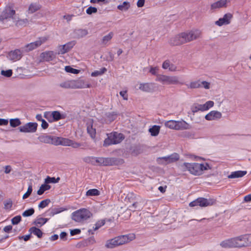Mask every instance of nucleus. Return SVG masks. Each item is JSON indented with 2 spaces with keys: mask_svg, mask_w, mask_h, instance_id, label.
<instances>
[{
  "mask_svg": "<svg viewBox=\"0 0 251 251\" xmlns=\"http://www.w3.org/2000/svg\"><path fill=\"white\" fill-rule=\"evenodd\" d=\"M170 63L169 60L165 61L162 64V68L164 69H168L170 66Z\"/></svg>",
  "mask_w": 251,
  "mask_h": 251,
  "instance_id": "59",
  "label": "nucleus"
},
{
  "mask_svg": "<svg viewBox=\"0 0 251 251\" xmlns=\"http://www.w3.org/2000/svg\"><path fill=\"white\" fill-rule=\"evenodd\" d=\"M60 86L65 89H73L72 80L63 82L60 84Z\"/></svg>",
  "mask_w": 251,
  "mask_h": 251,
  "instance_id": "37",
  "label": "nucleus"
},
{
  "mask_svg": "<svg viewBox=\"0 0 251 251\" xmlns=\"http://www.w3.org/2000/svg\"><path fill=\"white\" fill-rule=\"evenodd\" d=\"M12 70H8L6 71L2 70L1 71V74L7 77H10L12 75Z\"/></svg>",
  "mask_w": 251,
  "mask_h": 251,
  "instance_id": "51",
  "label": "nucleus"
},
{
  "mask_svg": "<svg viewBox=\"0 0 251 251\" xmlns=\"http://www.w3.org/2000/svg\"><path fill=\"white\" fill-rule=\"evenodd\" d=\"M107 69L105 68H102L99 71H95L94 72H92L91 74V76L96 77L99 75H101L105 73Z\"/></svg>",
  "mask_w": 251,
  "mask_h": 251,
  "instance_id": "39",
  "label": "nucleus"
},
{
  "mask_svg": "<svg viewBox=\"0 0 251 251\" xmlns=\"http://www.w3.org/2000/svg\"><path fill=\"white\" fill-rule=\"evenodd\" d=\"M56 136L44 135L39 136V139L40 142L46 144H50L54 145Z\"/></svg>",
  "mask_w": 251,
  "mask_h": 251,
  "instance_id": "19",
  "label": "nucleus"
},
{
  "mask_svg": "<svg viewBox=\"0 0 251 251\" xmlns=\"http://www.w3.org/2000/svg\"><path fill=\"white\" fill-rule=\"evenodd\" d=\"M214 102L213 101H211V100H209V101H207V102H206L205 103V104L206 105V107L207 109V110H208L209 108L212 107L214 105Z\"/></svg>",
  "mask_w": 251,
  "mask_h": 251,
  "instance_id": "57",
  "label": "nucleus"
},
{
  "mask_svg": "<svg viewBox=\"0 0 251 251\" xmlns=\"http://www.w3.org/2000/svg\"><path fill=\"white\" fill-rule=\"evenodd\" d=\"M12 206V201L11 200H8L4 202V208L5 209H10Z\"/></svg>",
  "mask_w": 251,
  "mask_h": 251,
  "instance_id": "49",
  "label": "nucleus"
},
{
  "mask_svg": "<svg viewBox=\"0 0 251 251\" xmlns=\"http://www.w3.org/2000/svg\"><path fill=\"white\" fill-rule=\"evenodd\" d=\"M16 14L15 10L12 6L7 5L0 15V21L4 22L5 20L13 19V16Z\"/></svg>",
  "mask_w": 251,
  "mask_h": 251,
  "instance_id": "9",
  "label": "nucleus"
},
{
  "mask_svg": "<svg viewBox=\"0 0 251 251\" xmlns=\"http://www.w3.org/2000/svg\"><path fill=\"white\" fill-rule=\"evenodd\" d=\"M48 219L38 217L35 220L34 223L37 226H41L46 224Z\"/></svg>",
  "mask_w": 251,
  "mask_h": 251,
  "instance_id": "29",
  "label": "nucleus"
},
{
  "mask_svg": "<svg viewBox=\"0 0 251 251\" xmlns=\"http://www.w3.org/2000/svg\"><path fill=\"white\" fill-rule=\"evenodd\" d=\"M216 203V200L213 199H207L204 198L200 197L191 201L189 205L190 207L200 206L201 207H207L213 205Z\"/></svg>",
  "mask_w": 251,
  "mask_h": 251,
  "instance_id": "6",
  "label": "nucleus"
},
{
  "mask_svg": "<svg viewBox=\"0 0 251 251\" xmlns=\"http://www.w3.org/2000/svg\"><path fill=\"white\" fill-rule=\"evenodd\" d=\"M41 8V6L39 3H31L28 7V13L32 14L40 10Z\"/></svg>",
  "mask_w": 251,
  "mask_h": 251,
  "instance_id": "27",
  "label": "nucleus"
},
{
  "mask_svg": "<svg viewBox=\"0 0 251 251\" xmlns=\"http://www.w3.org/2000/svg\"><path fill=\"white\" fill-rule=\"evenodd\" d=\"M105 224V221L101 220L98 221L93 227V230L96 231Z\"/></svg>",
  "mask_w": 251,
  "mask_h": 251,
  "instance_id": "40",
  "label": "nucleus"
},
{
  "mask_svg": "<svg viewBox=\"0 0 251 251\" xmlns=\"http://www.w3.org/2000/svg\"><path fill=\"white\" fill-rule=\"evenodd\" d=\"M232 16L231 14H226L222 18H220L219 20L215 22L216 25L219 26H222L224 25H227L230 23V21Z\"/></svg>",
  "mask_w": 251,
  "mask_h": 251,
  "instance_id": "18",
  "label": "nucleus"
},
{
  "mask_svg": "<svg viewBox=\"0 0 251 251\" xmlns=\"http://www.w3.org/2000/svg\"><path fill=\"white\" fill-rule=\"evenodd\" d=\"M62 119L60 113L58 111H52V121H58Z\"/></svg>",
  "mask_w": 251,
  "mask_h": 251,
  "instance_id": "43",
  "label": "nucleus"
},
{
  "mask_svg": "<svg viewBox=\"0 0 251 251\" xmlns=\"http://www.w3.org/2000/svg\"><path fill=\"white\" fill-rule=\"evenodd\" d=\"M186 43L196 40L201 35V32L199 30H192L183 32Z\"/></svg>",
  "mask_w": 251,
  "mask_h": 251,
  "instance_id": "11",
  "label": "nucleus"
},
{
  "mask_svg": "<svg viewBox=\"0 0 251 251\" xmlns=\"http://www.w3.org/2000/svg\"><path fill=\"white\" fill-rule=\"evenodd\" d=\"M97 12V9L96 7L90 6L86 9L87 14L90 15L92 13H95Z\"/></svg>",
  "mask_w": 251,
  "mask_h": 251,
  "instance_id": "53",
  "label": "nucleus"
},
{
  "mask_svg": "<svg viewBox=\"0 0 251 251\" xmlns=\"http://www.w3.org/2000/svg\"><path fill=\"white\" fill-rule=\"evenodd\" d=\"M50 199H46L42 201L38 205L39 208H44L47 206L50 203Z\"/></svg>",
  "mask_w": 251,
  "mask_h": 251,
  "instance_id": "45",
  "label": "nucleus"
},
{
  "mask_svg": "<svg viewBox=\"0 0 251 251\" xmlns=\"http://www.w3.org/2000/svg\"><path fill=\"white\" fill-rule=\"evenodd\" d=\"M107 138L104 140L103 143V146L105 147L120 143L124 139V136L122 133L116 132L107 134Z\"/></svg>",
  "mask_w": 251,
  "mask_h": 251,
  "instance_id": "5",
  "label": "nucleus"
},
{
  "mask_svg": "<svg viewBox=\"0 0 251 251\" xmlns=\"http://www.w3.org/2000/svg\"><path fill=\"white\" fill-rule=\"evenodd\" d=\"M57 53H54L53 51H47L42 53L40 55L41 60L43 61H50L54 59Z\"/></svg>",
  "mask_w": 251,
  "mask_h": 251,
  "instance_id": "16",
  "label": "nucleus"
},
{
  "mask_svg": "<svg viewBox=\"0 0 251 251\" xmlns=\"http://www.w3.org/2000/svg\"><path fill=\"white\" fill-rule=\"evenodd\" d=\"M160 130L159 126L154 125L149 129V132L152 136H156L158 135Z\"/></svg>",
  "mask_w": 251,
  "mask_h": 251,
  "instance_id": "28",
  "label": "nucleus"
},
{
  "mask_svg": "<svg viewBox=\"0 0 251 251\" xmlns=\"http://www.w3.org/2000/svg\"><path fill=\"white\" fill-rule=\"evenodd\" d=\"M202 85L204 88L206 89H209L210 88V83L205 81H203L201 82V86Z\"/></svg>",
  "mask_w": 251,
  "mask_h": 251,
  "instance_id": "60",
  "label": "nucleus"
},
{
  "mask_svg": "<svg viewBox=\"0 0 251 251\" xmlns=\"http://www.w3.org/2000/svg\"><path fill=\"white\" fill-rule=\"evenodd\" d=\"M244 201L245 202H250L251 201V194H249L244 197Z\"/></svg>",
  "mask_w": 251,
  "mask_h": 251,
  "instance_id": "64",
  "label": "nucleus"
},
{
  "mask_svg": "<svg viewBox=\"0 0 251 251\" xmlns=\"http://www.w3.org/2000/svg\"><path fill=\"white\" fill-rule=\"evenodd\" d=\"M100 194V191L97 189H92L88 190L86 193L87 196H97Z\"/></svg>",
  "mask_w": 251,
  "mask_h": 251,
  "instance_id": "35",
  "label": "nucleus"
},
{
  "mask_svg": "<svg viewBox=\"0 0 251 251\" xmlns=\"http://www.w3.org/2000/svg\"><path fill=\"white\" fill-rule=\"evenodd\" d=\"M229 1V0H220L212 3L211 5V8L216 9L223 7H226L227 2Z\"/></svg>",
  "mask_w": 251,
  "mask_h": 251,
  "instance_id": "24",
  "label": "nucleus"
},
{
  "mask_svg": "<svg viewBox=\"0 0 251 251\" xmlns=\"http://www.w3.org/2000/svg\"><path fill=\"white\" fill-rule=\"evenodd\" d=\"M48 126H49V124L45 120H44L42 121L41 126L43 129L47 128Z\"/></svg>",
  "mask_w": 251,
  "mask_h": 251,
  "instance_id": "63",
  "label": "nucleus"
},
{
  "mask_svg": "<svg viewBox=\"0 0 251 251\" xmlns=\"http://www.w3.org/2000/svg\"><path fill=\"white\" fill-rule=\"evenodd\" d=\"M130 7V4L128 2L124 1L122 4L119 5L117 8L121 11H126Z\"/></svg>",
  "mask_w": 251,
  "mask_h": 251,
  "instance_id": "36",
  "label": "nucleus"
},
{
  "mask_svg": "<svg viewBox=\"0 0 251 251\" xmlns=\"http://www.w3.org/2000/svg\"><path fill=\"white\" fill-rule=\"evenodd\" d=\"M187 86L188 88L192 89L200 88L201 87V82L200 80L193 81L190 82Z\"/></svg>",
  "mask_w": 251,
  "mask_h": 251,
  "instance_id": "38",
  "label": "nucleus"
},
{
  "mask_svg": "<svg viewBox=\"0 0 251 251\" xmlns=\"http://www.w3.org/2000/svg\"><path fill=\"white\" fill-rule=\"evenodd\" d=\"M87 130L91 137L94 139L96 137V129L93 127L92 122L91 121L87 123Z\"/></svg>",
  "mask_w": 251,
  "mask_h": 251,
  "instance_id": "26",
  "label": "nucleus"
},
{
  "mask_svg": "<svg viewBox=\"0 0 251 251\" xmlns=\"http://www.w3.org/2000/svg\"><path fill=\"white\" fill-rule=\"evenodd\" d=\"M113 33L112 32H109L107 35L104 36L102 40V43L106 44L109 42L113 37Z\"/></svg>",
  "mask_w": 251,
  "mask_h": 251,
  "instance_id": "41",
  "label": "nucleus"
},
{
  "mask_svg": "<svg viewBox=\"0 0 251 251\" xmlns=\"http://www.w3.org/2000/svg\"><path fill=\"white\" fill-rule=\"evenodd\" d=\"M186 43L183 32L176 35L170 40V44L173 46H179Z\"/></svg>",
  "mask_w": 251,
  "mask_h": 251,
  "instance_id": "15",
  "label": "nucleus"
},
{
  "mask_svg": "<svg viewBox=\"0 0 251 251\" xmlns=\"http://www.w3.org/2000/svg\"><path fill=\"white\" fill-rule=\"evenodd\" d=\"M183 166L191 174L195 176L201 175L203 171L207 170L209 168V166L207 163L200 164L197 163H184Z\"/></svg>",
  "mask_w": 251,
  "mask_h": 251,
  "instance_id": "3",
  "label": "nucleus"
},
{
  "mask_svg": "<svg viewBox=\"0 0 251 251\" xmlns=\"http://www.w3.org/2000/svg\"><path fill=\"white\" fill-rule=\"evenodd\" d=\"M92 216V213L87 209L81 208L74 212L72 218L77 222H83Z\"/></svg>",
  "mask_w": 251,
  "mask_h": 251,
  "instance_id": "4",
  "label": "nucleus"
},
{
  "mask_svg": "<svg viewBox=\"0 0 251 251\" xmlns=\"http://www.w3.org/2000/svg\"><path fill=\"white\" fill-rule=\"evenodd\" d=\"M28 23V20L27 19H20L16 21V25L17 26L25 25Z\"/></svg>",
  "mask_w": 251,
  "mask_h": 251,
  "instance_id": "48",
  "label": "nucleus"
},
{
  "mask_svg": "<svg viewBox=\"0 0 251 251\" xmlns=\"http://www.w3.org/2000/svg\"><path fill=\"white\" fill-rule=\"evenodd\" d=\"M156 80L162 83L163 84L171 85L179 83L178 78L176 76H168L163 75H157Z\"/></svg>",
  "mask_w": 251,
  "mask_h": 251,
  "instance_id": "8",
  "label": "nucleus"
},
{
  "mask_svg": "<svg viewBox=\"0 0 251 251\" xmlns=\"http://www.w3.org/2000/svg\"><path fill=\"white\" fill-rule=\"evenodd\" d=\"M72 84L73 89H82L85 88H90L91 85L90 84L85 83V81L82 79L73 80Z\"/></svg>",
  "mask_w": 251,
  "mask_h": 251,
  "instance_id": "17",
  "label": "nucleus"
},
{
  "mask_svg": "<svg viewBox=\"0 0 251 251\" xmlns=\"http://www.w3.org/2000/svg\"><path fill=\"white\" fill-rule=\"evenodd\" d=\"M12 229V226L11 225H8L7 226H5L3 230L4 232L6 233H9Z\"/></svg>",
  "mask_w": 251,
  "mask_h": 251,
  "instance_id": "62",
  "label": "nucleus"
},
{
  "mask_svg": "<svg viewBox=\"0 0 251 251\" xmlns=\"http://www.w3.org/2000/svg\"><path fill=\"white\" fill-rule=\"evenodd\" d=\"M9 59L16 61L19 60L22 57V52L20 50H15L10 51L8 54Z\"/></svg>",
  "mask_w": 251,
  "mask_h": 251,
  "instance_id": "21",
  "label": "nucleus"
},
{
  "mask_svg": "<svg viewBox=\"0 0 251 251\" xmlns=\"http://www.w3.org/2000/svg\"><path fill=\"white\" fill-rule=\"evenodd\" d=\"M196 108L198 110H200V111H206V110H208L206 107V105L204 104H199L198 105V106L196 107Z\"/></svg>",
  "mask_w": 251,
  "mask_h": 251,
  "instance_id": "55",
  "label": "nucleus"
},
{
  "mask_svg": "<svg viewBox=\"0 0 251 251\" xmlns=\"http://www.w3.org/2000/svg\"><path fill=\"white\" fill-rule=\"evenodd\" d=\"M247 174L246 171H237L231 172V174L228 176L229 178H235L241 177L244 176Z\"/></svg>",
  "mask_w": 251,
  "mask_h": 251,
  "instance_id": "25",
  "label": "nucleus"
},
{
  "mask_svg": "<svg viewBox=\"0 0 251 251\" xmlns=\"http://www.w3.org/2000/svg\"><path fill=\"white\" fill-rule=\"evenodd\" d=\"M44 117L49 121H52V111H47L44 113Z\"/></svg>",
  "mask_w": 251,
  "mask_h": 251,
  "instance_id": "50",
  "label": "nucleus"
},
{
  "mask_svg": "<svg viewBox=\"0 0 251 251\" xmlns=\"http://www.w3.org/2000/svg\"><path fill=\"white\" fill-rule=\"evenodd\" d=\"M75 45V41H72L69 42H68L66 44L62 46H58V51L57 53L58 54H63L70 50Z\"/></svg>",
  "mask_w": 251,
  "mask_h": 251,
  "instance_id": "14",
  "label": "nucleus"
},
{
  "mask_svg": "<svg viewBox=\"0 0 251 251\" xmlns=\"http://www.w3.org/2000/svg\"><path fill=\"white\" fill-rule=\"evenodd\" d=\"M37 124L35 123H28L26 124L21 126L19 129L22 132H34L36 131Z\"/></svg>",
  "mask_w": 251,
  "mask_h": 251,
  "instance_id": "13",
  "label": "nucleus"
},
{
  "mask_svg": "<svg viewBox=\"0 0 251 251\" xmlns=\"http://www.w3.org/2000/svg\"><path fill=\"white\" fill-rule=\"evenodd\" d=\"M103 166L117 165L120 161L113 157H103Z\"/></svg>",
  "mask_w": 251,
  "mask_h": 251,
  "instance_id": "22",
  "label": "nucleus"
},
{
  "mask_svg": "<svg viewBox=\"0 0 251 251\" xmlns=\"http://www.w3.org/2000/svg\"><path fill=\"white\" fill-rule=\"evenodd\" d=\"M32 192V184H30L28 185L26 192L25 194H24V195L23 196V199H25L27 198L30 195Z\"/></svg>",
  "mask_w": 251,
  "mask_h": 251,
  "instance_id": "46",
  "label": "nucleus"
},
{
  "mask_svg": "<svg viewBox=\"0 0 251 251\" xmlns=\"http://www.w3.org/2000/svg\"><path fill=\"white\" fill-rule=\"evenodd\" d=\"M54 145L70 146L74 148H77L80 147L81 144L68 138L56 136Z\"/></svg>",
  "mask_w": 251,
  "mask_h": 251,
  "instance_id": "7",
  "label": "nucleus"
},
{
  "mask_svg": "<svg viewBox=\"0 0 251 251\" xmlns=\"http://www.w3.org/2000/svg\"><path fill=\"white\" fill-rule=\"evenodd\" d=\"M176 121L175 120H169L168 121H166L164 123V125L166 127L171 129H176Z\"/></svg>",
  "mask_w": 251,
  "mask_h": 251,
  "instance_id": "32",
  "label": "nucleus"
},
{
  "mask_svg": "<svg viewBox=\"0 0 251 251\" xmlns=\"http://www.w3.org/2000/svg\"><path fill=\"white\" fill-rule=\"evenodd\" d=\"M92 159H95L96 163L99 165L103 166V157H92Z\"/></svg>",
  "mask_w": 251,
  "mask_h": 251,
  "instance_id": "54",
  "label": "nucleus"
},
{
  "mask_svg": "<svg viewBox=\"0 0 251 251\" xmlns=\"http://www.w3.org/2000/svg\"><path fill=\"white\" fill-rule=\"evenodd\" d=\"M139 88L144 92H149L152 90L151 85L148 83H141Z\"/></svg>",
  "mask_w": 251,
  "mask_h": 251,
  "instance_id": "30",
  "label": "nucleus"
},
{
  "mask_svg": "<svg viewBox=\"0 0 251 251\" xmlns=\"http://www.w3.org/2000/svg\"><path fill=\"white\" fill-rule=\"evenodd\" d=\"M190 128L191 126L189 124L183 120L176 121V130L188 129Z\"/></svg>",
  "mask_w": 251,
  "mask_h": 251,
  "instance_id": "23",
  "label": "nucleus"
},
{
  "mask_svg": "<svg viewBox=\"0 0 251 251\" xmlns=\"http://www.w3.org/2000/svg\"><path fill=\"white\" fill-rule=\"evenodd\" d=\"M130 202H132V204L128 206V208L130 210L134 211L137 209H139L138 204L139 202L137 201L140 198V197L138 195L135 194L133 193H129L126 197Z\"/></svg>",
  "mask_w": 251,
  "mask_h": 251,
  "instance_id": "10",
  "label": "nucleus"
},
{
  "mask_svg": "<svg viewBox=\"0 0 251 251\" xmlns=\"http://www.w3.org/2000/svg\"><path fill=\"white\" fill-rule=\"evenodd\" d=\"M50 188V185L47 184H42L40 186L39 189L37 191V194L39 195H41L44 193L45 191L49 190Z\"/></svg>",
  "mask_w": 251,
  "mask_h": 251,
  "instance_id": "33",
  "label": "nucleus"
},
{
  "mask_svg": "<svg viewBox=\"0 0 251 251\" xmlns=\"http://www.w3.org/2000/svg\"><path fill=\"white\" fill-rule=\"evenodd\" d=\"M59 178L57 177V179H56L55 177H50V176H48L45 179V183H56L58 182V180H59Z\"/></svg>",
  "mask_w": 251,
  "mask_h": 251,
  "instance_id": "47",
  "label": "nucleus"
},
{
  "mask_svg": "<svg viewBox=\"0 0 251 251\" xmlns=\"http://www.w3.org/2000/svg\"><path fill=\"white\" fill-rule=\"evenodd\" d=\"M21 123L19 119H11L10 120V125L12 127H15L21 125Z\"/></svg>",
  "mask_w": 251,
  "mask_h": 251,
  "instance_id": "44",
  "label": "nucleus"
},
{
  "mask_svg": "<svg viewBox=\"0 0 251 251\" xmlns=\"http://www.w3.org/2000/svg\"><path fill=\"white\" fill-rule=\"evenodd\" d=\"M222 117L221 112L217 111H211L205 116L206 120L208 121H212L220 119Z\"/></svg>",
  "mask_w": 251,
  "mask_h": 251,
  "instance_id": "20",
  "label": "nucleus"
},
{
  "mask_svg": "<svg viewBox=\"0 0 251 251\" xmlns=\"http://www.w3.org/2000/svg\"><path fill=\"white\" fill-rule=\"evenodd\" d=\"M29 231L31 233L36 235L38 238H41L43 235L42 231L38 228L36 227H32L30 228Z\"/></svg>",
  "mask_w": 251,
  "mask_h": 251,
  "instance_id": "31",
  "label": "nucleus"
},
{
  "mask_svg": "<svg viewBox=\"0 0 251 251\" xmlns=\"http://www.w3.org/2000/svg\"><path fill=\"white\" fill-rule=\"evenodd\" d=\"M65 70L67 72H70L74 74L77 73L78 72V70L74 68H71L70 66H67L65 67Z\"/></svg>",
  "mask_w": 251,
  "mask_h": 251,
  "instance_id": "56",
  "label": "nucleus"
},
{
  "mask_svg": "<svg viewBox=\"0 0 251 251\" xmlns=\"http://www.w3.org/2000/svg\"><path fill=\"white\" fill-rule=\"evenodd\" d=\"M120 95L125 100H127L128 95L126 91H123L120 92Z\"/></svg>",
  "mask_w": 251,
  "mask_h": 251,
  "instance_id": "58",
  "label": "nucleus"
},
{
  "mask_svg": "<svg viewBox=\"0 0 251 251\" xmlns=\"http://www.w3.org/2000/svg\"><path fill=\"white\" fill-rule=\"evenodd\" d=\"M81 231L79 229H75L73 230H72L70 232L71 235L72 236H74L78 234H79L80 233Z\"/></svg>",
  "mask_w": 251,
  "mask_h": 251,
  "instance_id": "61",
  "label": "nucleus"
},
{
  "mask_svg": "<svg viewBox=\"0 0 251 251\" xmlns=\"http://www.w3.org/2000/svg\"><path fill=\"white\" fill-rule=\"evenodd\" d=\"M223 248H241L251 246V234L242 235L226 239L220 243Z\"/></svg>",
  "mask_w": 251,
  "mask_h": 251,
  "instance_id": "1",
  "label": "nucleus"
},
{
  "mask_svg": "<svg viewBox=\"0 0 251 251\" xmlns=\"http://www.w3.org/2000/svg\"><path fill=\"white\" fill-rule=\"evenodd\" d=\"M34 212H35V211H34V208H30L29 209H28L25 210L22 213V216L25 217L30 216L34 214Z\"/></svg>",
  "mask_w": 251,
  "mask_h": 251,
  "instance_id": "42",
  "label": "nucleus"
},
{
  "mask_svg": "<svg viewBox=\"0 0 251 251\" xmlns=\"http://www.w3.org/2000/svg\"><path fill=\"white\" fill-rule=\"evenodd\" d=\"M134 233L118 236L107 241L105 246L108 248H113L116 246L127 244L135 239Z\"/></svg>",
  "mask_w": 251,
  "mask_h": 251,
  "instance_id": "2",
  "label": "nucleus"
},
{
  "mask_svg": "<svg viewBox=\"0 0 251 251\" xmlns=\"http://www.w3.org/2000/svg\"><path fill=\"white\" fill-rule=\"evenodd\" d=\"M21 216L18 215L13 218L11 220V222L13 225H17L21 222Z\"/></svg>",
  "mask_w": 251,
  "mask_h": 251,
  "instance_id": "52",
  "label": "nucleus"
},
{
  "mask_svg": "<svg viewBox=\"0 0 251 251\" xmlns=\"http://www.w3.org/2000/svg\"><path fill=\"white\" fill-rule=\"evenodd\" d=\"M167 158L169 159V163H171L177 161L179 158V155L177 153H174L168 156Z\"/></svg>",
  "mask_w": 251,
  "mask_h": 251,
  "instance_id": "34",
  "label": "nucleus"
},
{
  "mask_svg": "<svg viewBox=\"0 0 251 251\" xmlns=\"http://www.w3.org/2000/svg\"><path fill=\"white\" fill-rule=\"evenodd\" d=\"M47 40L48 38L47 37H40L38 40L26 45L25 47L26 48V50L27 51L32 50L45 43Z\"/></svg>",
  "mask_w": 251,
  "mask_h": 251,
  "instance_id": "12",
  "label": "nucleus"
}]
</instances>
